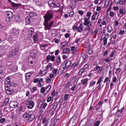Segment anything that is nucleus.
<instances>
[{
	"label": "nucleus",
	"mask_w": 126,
	"mask_h": 126,
	"mask_svg": "<svg viewBox=\"0 0 126 126\" xmlns=\"http://www.w3.org/2000/svg\"><path fill=\"white\" fill-rule=\"evenodd\" d=\"M54 17V12L53 11L48 10L44 15L43 18L44 21L43 25L45 26V30H51L53 24H54V21H51V19Z\"/></svg>",
	"instance_id": "obj_1"
},
{
	"label": "nucleus",
	"mask_w": 126,
	"mask_h": 126,
	"mask_svg": "<svg viewBox=\"0 0 126 126\" xmlns=\"http://www.w3.org/2000/svg\"><path fill=\"white\" fill-rule=\"evenodd\" d=\"M37 16V13L35 12H31L29 14V16H27L26 18V24H30L31 23V20H33Z\"/></svg>",
	"instance_id": "obj_2"
},
{
	"label": "nucleus",
	"mask_w": 126,
	"mask_h": 126,
	"mask_svg": "<svg viewBox=\"0 0 126 126\" xmlns=\"http://www.w3.org/2000/svg\"><path fill=\"white\" fill-rule=\"evenodd\" d=\"M5 84H7L9 86L11 87H16L18 84L17 83H14L13 82H11L10 80V77H8L5 79V82H4Z\"/></svg>",
	"instance_id": "obj_3"
},
{
	"label": "nucleus",
	"mask_w": 126,
	"mask_h": 126,
	"mask_svg": "<svg viewBox=\"0 0 126 126\" xmlns=\"http://www.w3.org/2000/svg\"><path fill=\"white\" fill-rule=\"evenodd\" d=\"M5 92L6 94H8V95H10L14 92V91L13 90V88L8 84H6L5 86Z\"/></svg>",
	"instance_id": "obj_4"
},
{
	"label": "nucleus",
	"mask_w": 126,
	"mask_h": 126,
	"mask_svg": "<svg viewBox=\"0 0 126 126\" xmlns=\"http://www.w3.org/2000/svg\"><path fill=\"white\" fill-rule=\"evenodd\" d=\"M26 104L27 106H28V109H32L34 107V106H35L34 101L30 100L29 99L27 100Z\"/></svg>",
	"instance_id": "obj_5"
},
{
	"label": "nucleus",
	"mask_w": 126,
	"mask_h": 126,
	"mask_svg": "<svg viewBox=\"0 0 126 126\" xmlns=\"http://www.w3.org/2000/svg\"><path fill=\"white\" fill-rule=\"evenodd\" d=\"M53 64L49 63L48 65L45 67V69L41 71L42 74H46L48 72V69H50V70H53ZM44 72V73H43Z\"/></svg>",
	"instance_id": "obj_6"
},
{
	"label": "nucleus",
	"mask_w": 126,
	"mask_h": 126,
	"mask_svg": "<svg viewBox=\"0 0 126 126\" xmlns=\"http://www.w3.org/2000/svg\"><path fill=\"white\" fill-rule=\"evenodd\" d=\"M10 108H17L18 107V102L16 101H12L9 104Z\"/></svg>",
	"instance_id": "obj_7"
},
{
	"label": "nucleus",
	"mask_w": 126,
	"mask_h": 126,
	"mask_svg": "<svg viewBox=\"0 0 126 126\" xmlns=\"http://www.w3.org/2000/svg\"><path fill=\"white\" fill-rule=\"evenodd\" d=\"M6 14L8 18H7L6 20H8L9 21H11V19H12V17H13V13L11 11H8L6 12Z\"/></svg>",
	"instance_id": "obj_8"
},
{
	"label": "nucleus",
	"mask_w": 126,
	"mask_h": 126,
	"mask_svg": "<svg viewBox=\"0 0 126 126\" xmlns=\"http://www.w3.org/2000/svg\"><path fill=\"white\" fill-rule=\"evenodd\" d=\"M124 110H125V107L122 108L120 110L118 109L115 113V116H116V117H118V118H120V117H121L122 115L120 114H123V112H124Z\"/></svg>",
	"instance_id": "obj_9"
},
{
	"label": "nucleus",
	"mask_w": 126,
	"mask_h": 126,
	"mask_svg": "<svg viewBox=\"0 0 126 126\" xmlns=\"http://www.w3.org/2000/svg\"><path fill=\"white\" fill-rule=\"evenodd\" d=\"M9 2L12 4V6L15 8H19V7H21V6H22V4H21V3H15L11 1L10 0H9Z\"/></svg>",
	"instance_id": "obj_10"
},
{
	"label": "nucleus",
	"mask_w": 126,
	"mask_h": 126,
	"mask_svg": "<svg viewBox=\"0 0 126 126\" xmlns=\"http://www.w3.org/2000/svg\"><path fill=\"white\" fill-rule=\"evenodd\" d=\"M90 19V17H88V18L85 17L84 18V22L83 24L85 26H86V25H89V24H91V23L93 22H91V21H89Z\"/></svg>",
	"instance_id": "obj_11"
},
{
	"label": "nucleus",
	"mask_w": 126,
	"mask_h": 126,
	"mask_svg": "<svg viewBox=\"0 0 126 126\" xmlns=\"http://www.w3.org/2000/svg\"><path fill=\"white\" fill-rule=\"evenodd\" d=\"M55 55H49L46 57V62L47 63H49L50 61L51 60V62H54L55 61Z\"/></svg>",
	"instance_id": "obj_12"
},
{
	"label": "nucleus",
	"mask_w": 126,
	"mask_h": 126,
	"mask_svg": "<svg viewBox=\"0 0 126 126\" xmlns=\"http://www.w3.org/2000/svg\"><path fill=\"white\" fill-rule=\"evenodd\" d=\"M70 65H71V62H70V61L65 60V67H63V70H64L65 68H66V69H67V68H68Z\"/></svg>",
	"instance_id": "obj_13"
},
{
	"label": "nucleus",
	"mask_w": 126,
	"mask_h": 126,
	"mask_svg": "<svg viewBox=\"0 0 126 126\" xmlns=\"http://www.w3.org/2000/svg\"><path fill=\"white\" fill-rule=\"evenodd\" d=\"M10 34H12V35H17V34H19V30L12 29L10 30Z\"/></svg>",
	"instance_id": "obj_14"
},
{
	"label": "nucleus",
	"mask_w": 126,
	"mask_h": 126,
	"mask_svg": "<svg viewBox=\"0 0 126 126\" xmlns=\"http://www.w3.org/2000/svg\"><path fill=\"white\" fill-rule=\"evenodd\" d=\"M77 120V115L75 114V121L72 120V119H71L70 121V126H71V125H72V126H75V122H76Z\"/></svg>",
	"instance_id": "obj_15"
},
{
	"label": "nucleus",
	"mask_w": 126,
	"mask_h": 126,
	"mask_svg": "<svg viewBox=\"0 0 126 126\" xmlns=\"http://www.w3.org/2000/svg\"><path fill=\"white\" fill-rule=\"evenodd\" d=\"M42 124H44L43 126H48V125H50V123L47 120V118L45 117L42 119Z\"/></svg>",
	"instance_id": "obj_16"
},
{
	"label": "nucleus",
	"mask_w": 126,
	"mask_h": 126,
	"mask_svg": "<svg viewBox=\"0 0 126 126\" xmlns=\"http://www.w3.org/2000/svg\"><path fill=\"white\" fill-rule=\"evenodd\" d=\"M34 119H35V115L33 114H32L30 115V117L28 119V121L30 122V123H31V122H32V121H33Z\"/></svg>",
	"instance_id": "obj_17"
},
{
	"label": "nucleus",
	"mask_w": 126,
	"mask_h": 126,
	"mask_svg": "<svg viewBox=\"0 0 126 126\" xmlns=\"http://www.w3.org/2000/svg\"><path fill=\"white\" fill-rule=\"evenodd\" d=\"M52 7H54V8L56 7L60 8V7H61V4H60L59 2H54Z\"/></svg>",
	"instance_id": "obj_18"
},
{
	"label": "nucleus",
	"mask_w": 126,
	"mask_h": 126,
	"mask_svg": "<svg viewBox=\"0 0 126 126\" xmlns=\"http://www.w3.org/2000/svg\"><path fill=\"white\" fill-rule=\"evenodd\" d=\"M29 38H31L33 34H34V30H29Z\"/></svg>",
	"instance_id": "obj_19"
},
{
	"label": "nucleus",
	"mask_w": 126,
	"mask_h": 126,
	"mask_svg": "<svg viewBox=\"0 0 126 126\" xmlns=\"http://www.w3.org/2000/svg\"><path fill=\"white\" fill-rule=\"evenodd\" d=\"M48 4H49V7H53V5H54V3H55V0H49L48 1Z\"/></svg>",
	"instance_id": "obj_20"
},
{
	"label": "nucleus",
	"mask_w": 126,
	"mask_h": 126,
	"mask_svg": "<svg viewBox=\"0 0 126 126\" xmlns=\"http://www.w3.org/2000/svg\"><path fill=\"white\" fill-rule=\"evenodd\" d=\"M102 69H103V66L100 67L99 66H96L95 67V70H98V73H101V71H102Z\"/></svg>",
	"instance_id": "obj_21"
},
{
	"label": "nucleus",
	"mask_w": 126,
	"mask_h": 126,
	"mask_svg": "<svg viewBox=\"0 0 126 126\" xmlns=\"http://www.w3.org/2000/svg\"><path fill=\"white\" fill-rule=\"evenodd\" d=\"M77 30L78 32H80V33H81V32H82V31H83V28L82 27V24H80V25Z\"/></svg>",
	"instance_id": "obj_22"
},
{
	"label": "nucleus",
	"mask_w": 126,
	"mask_h": 126,
	"mask_svg": "<svg viewBox=\"0 0 126 126\" xmlns=\"http://www.w3.org/2000/svg\"><path fill=\"white\" fill-rule=\"evenodd\" d=\"M119 13L120 14H121L122 16H123L124 15V14H125V13H126V10H125V9L124 8H121L119 10Z\"/></svg>",
	"instance_id": "obj_23"
},
{
	"label": "nucleus",
	"mask_w": 126,
	"mask_h": 126,
	"mask_svg": "<svg viewBox=\"0 0 126 126\" xmlns=\"http://www.w3.org/2000/svg\"><path fill=\"white\" fill-rule=\"evenodd\" d=\"M70 82H68L67 83V84H66V86L64 87V91H67V90H68V89L69 88V86H70Z\"/></svg>",
	"instance_id": "obj_24"
},
{
	"label": "nucleus",
	"mask_w": 126,
	"mask_h": 126,
	"mask_svg": "<svg viewBox=\"0 0 126 126\" xmlns=\"http://www.w3.org/2000/svg\"><path fill=\"white\" fill-rule=\"evenodd\" d=\"M29 117H30V114H29V113L27 112H26L25 113L23 114V118H24V119H27L29 118Z\"/></svg>",
	"instance_id": "obj_25"
},
{
	"label": "nucleus",
	"mask_w": 126,
	"mask_h": 126,
	"mask_svg": "<svg viewBox=\"0 0 126 126\" xmlns=\"http://www.w3.org/2000/svg\"><path fill=\"white\" fill-rule=\"evenodd\" d=\"M51 85H48L46 88H45V91L46 90V93L44 95H47L48 93H49V92L50 90H51Z\"/></svg>",
	"instance_id": "obj_26"
},
{
	"label": "nucleus",
	"mask_w": 126,
	"mask_h": 126,
	"mask_svg": "<svg viewBox=\"0 0 126 126\" xmlns=\"http://www.w3.org/2000/svg\"><path fill=\"white\" fill-rule=\"evenodd\" d=\"M107 32L108 33H111V32L113 31V27H112V26H108L107 27Z\"/></svg>",
	"instance_id": "obj_27"
},
{
	"label": "nucleus",
	"mask_w": 126,
	"mask_h": 126,
	"mask_svg": "<svg viewBox=\"0 0 126 126\" xmlns=\"http://www.w3.org/2000/svg\"><path fill=\"white\" fill-rule=\"evenodd\" d=\"M79 63L78 61L75 62L74 63H73L71 66V68H75V67H76V66H77L79 64Z\"/></svg>",
	"instance_id": "obj_28"
},
{
	"label": "nucleus",
	"mask_w": 126,
	"mask_h": 126,
	"mask_svg": "<svg viewBox=\"0 0 126 126\" xmlns=\"http://www.w3.org/2000/svg\"><path fill=\"white\" fill-rule=\"evenodd\" d=\"M70 51V49H69V48H65L63 50V54H68Z\"/></svg>",
	"instance_id": "obj_29"
},
{
	"label": "nucleus",
	"mask_w": 126,
	"mask_h": 126,
	"mask_svg": "<svg viewBox=\"0 0 126 126\" xmlns=\"http://www.w3.org/2000/svg\"><path fill=\"white\" fill-rule=\"evenodd\" d=\"M102 40H103V46H106L107 45V41H108V38L104 36L103 38H102Z\"/></svg>",
	"instance_id": "obj_30"
},
{
	"label": "nucleus",
	"mask_w": 126,
	"mask_h": 126,
	"mask_svg": "<svg viewBox=\"0 0 126 126\" xmlns=\"http://www.w3.org/2000/svg\"><path fill=\"white\" fill-rule=\"evenodd\" d=\"M81 57L83 58V60H84V61L82 62V63H84L85 62H86V55H85L84 53H82Z\"/></svg>",
	"instance_id": "obj_31"
},
{
	"label": "nucleus",
	"mask_w": 126,
	"mask_h": 126,
	"mask_svg": "<svg viewBox=\"0 0 126 126\" xmlns=\"http://www.w3.org/2000/svg\"><path fill=\"white\" fill-rule=\"evenodd\" d=\"M71 51L72 52V53L73 55H75V53H76V49H75V46H72L71 48Z\"/></svg>",
	"instance_id": "obj_32"
},
{
	"label": "nucleus",
	"mask_w": 126,
	"mask_h": 126,
	"mask_svg": "<svg viewBox=\"0 0 126 126\" xmlns=\"http://www.w3.org/2000/svg\"><path fill=\"white\" fill-rule=\"evenodd\" d=\"M56 61L58 64H61V63H62V61H61L60 56H59L57 58Z\"/></svg>",
	"instance_id": "obj_33"
},
{
	"label": "nucleus",
	"mask_w": 126,
	"mask_h": 126,
	"mask_svg": "<svg viewBox=\"0 0 126 126\" xmlns=\"http://www.w3.org/2000/svg\"><path fill=\"white\" fill-rule=\"evenodd\" d=\"M103 77H100L97 81V82L96 83V85H98V84H100V83H101V82H102L103 81Z\"/></svg>",
	"instance_id": "obj_34"
},
{
	"label": "nucleus",
	"mask_w": 126,
	"mask_h": 126,
	"mask_svg": "<svg viewBox=\"0 0 126 126\" xmlns=\"http://www.w3.org/2000/svg\"><path fill=\"white\" fill-rule=\"evenodd\" d=\"M95 84H96V81H91L90 83V85H89V88H90L91 87H92V86H94V85H95Z\"/></svg>",
	"instance_id": "obj_35"
},
{
	"label": "nucleus",
	"mask_w": 126,
	"mask_h": 126,
	"mask_svg": "<svg viewBox=\"0 0 126 126\" xmlns=\"http://www.w3.org/2000/svg\"><path fill=\"white\" fill-rule=\"evenodd\" d=\"M30 77H31V75L29 74V73H27L26 74V80L27 81L29 79H30Z\"/></svg>",
	"instance_id": "obj_36"
},
{
	"label": "nucleus",
	"mask_w": 126,
	"mask_h": 126,
	"mask_svg": "<svg viewBox=\"0 0 126 126\" xmlns=\"http://www.w3.org/2000/svg\"><path fill=\"white\" fill-rule=\"evenodd\" d=\"M58 105H59V103H58V102H54L52 109H53L54 110H56L57 109V108H58Z\"/></svg>",
	"instance_id": "obj_37"
},
{
	"label": "nucleus",
	"mask_w": 126,
	"mask_h": 126,
	"mask_svg": "<svg viewBox=\"0 0 126 126\" xmlns=\"http://www.w3.org/2000/svg\"><path fill=\"white\" fill-rule=\"evenodd\" d=\"M92 24H93V22H92L91 24H89L88 25H86V26H88V29L87 30V31L89 32L90 30H91V27L90 26H92Z\"/></svg>",
	"instance_id": "obj_38"
},
{
	"label": "nucleus",
	"mask_w": 126,
	"mask_h": 126,
	"mask_svg": "<svg viewBox=\"0 0 126 126\" xmlns=\"http://www.w3.org/2000/svg\"><path fill=\"white\" fill-rule=\"evenodd\" d=\"M33 1H35L36 5L40 6L42 4V2H41L40 1H39V0H33Z\"/></svg>",
	"instance_id": "obj_39"
},
{
	"label": "nucleus",
	"mask_w": 126,
	"mask_h": 126,
	"mask_svg": "<svg viewBox=\"0 0 126 126\" xmlns=\"http://www.w3.org/2000/svg\"><path fill=\"white\" fill-rule=\"evenodd\" d=\"M55 112H56V109L51 108L50 111V113L51 116H53V115L55 114Z\"/></svg>",
	"instance_id": "obj_40"
},
{
	"label": "nucleus",
	"mask_w": 126,
	"mask_h": 126,
	"mask_svg": "<svg viewBox=\"0 0 126 126\" xmlns=\"http://www.w3.org/2000/svg\"><path fill=\"white\" fill-rule=\"evenodd\" d=\"M81 82H82L83 85H84V84H86V83L88 82V78L85 79L84 80H82Z\"/></svg>",
	"instance_id": "obj_41"
},
{
	"label": "nucleus",
	"mask_w": 126,
	"mask_h": 126,
	"mask_svg": "<svg viewBox=\"0 0 126 126\" xmlns=\"http://www.w3.org/2000/svg\"><path fill=\"white\" fill-rule=\"evenodd\" d=\"M3 71L1 70H0V81H2V74Z\"/></svg>",
	"instance_id": "obj_42"
},
{
	"label": "nucleus",
	"mask_w": 126,
	"mask_h": 126,
	"mask_svg": "<svg viewBox=\"0 0 126 126\" xmlns=\"http://www.w3.org/2000/svg\"><path fill=\"white\" fill-rule=\"evenodd\" d=\"M46 92V88L42 87L40 89V93H45Z\"/></svg>",
	"instance_id": "obj_43"
},
{
	"label": "nucleus",
	"mask_w": 126,
	"mask_h": 126,
	"mask_svg": "<svg viewBox=\"0 0 126 126\" xmlns=\"http://www.w3.org/2000/svg\"><path fill=\"white\" fill-rule=\"evenodd\" d=\"M121 68H118L116 69V71H115L116 74H120V72H121Z\"/></svg>",
	"instance_id": "obj_44"
},
{
	"label": "nucleus",
	"mask_w": 126,
	"mask_h": 126,
	"mask_svg": "<svg viewBox=\"0 0 126 126\" xmlns=\"http://www.w3.org/2000/svg\"><path fill=\"white\" fill-rule=\"evenodd\" d=\"M78 27H77V26H76V25H74L72 27V29L74 31H76V30H77Z\"/></svg>",
	"instance_id": "obj_45"
},
{
	"label": "nucleus",
	"mask_w": 126,
	"mask_h": 126,
	"mask_svg": "<svg viewBox=\"0 0 126 126\" xmlns=\"http://www.w3.org/2000/svg\"><path fill=\"white\" fill-rule=\"evenodd\" d=\"M84 68H82L80 69L79 73L80 74V75H81V74H82L84 72Z\"/></svg>",
	"instance_id": "obj_46"
},
{
	"label": "nucleus",
	"mask_w": 126,
	"mask_h": 126,
	"mask_svg": "<svg viewBox=\"0 0 126 126\" xmlns=\"http://www.w3.org/2000/svg\"><path fill=\"white\" fill-rule=\"evenodd\" d=\"M44 102H45V101L44 100L40 101L39 102V103H38V106H40V107H42V106H43V104H44Z\"/></svg>",
	"instance_id": "obj_47"
},
{
	"label": "nucleus",
	"mask_w": 126,
	"mask_h": 126,
	"mask_svg": "<svg viewBox=\"0 0 126 126\" xmlns=\"http://www.w3.org/2000/svg\"><path fill=\"white\" fill-rule=\"evenodd\" d=\"M33 39L35 41L38 40V35L34 34L33 37Z\"/></svg>",
	"instance_id": "obj_48"
},
{
	"label": "nucleus",
	"mask_w": 126,
	"mask_h": 126,
	"mask_svg": "<svg viewBox=\"0 0 126 126\" xmlns=\"http://www.w3.org/2000/svg\"><path fill=\"white\" fill-rule=\"evenodd\" d=\"M68 98V94H65L64 95V101H66Z\"/></svg>",
	"instance_id": "obj_49"
},
{
	"label": "nucleus",
	"mask_w": 126,
	"mask_h": 126,
	"mask_svg": "<svg viewBox=\"0 0 126 126\" xmlns=\"http://www.w3.org/2000/svg\"><path fill=\"white\" fill-rule=\"evenodd\" d=\"M95 110L96 111H99V110H100V109H101V106H100L99 105H97V104L95 106Z\"/></svg>",
	"instance_id": "obj_50"
},
{
	"label": "nucleus",
	"mask_w": 126,
	"mask_h": 126,
	"mask_svg": "<svg viewBox=\"0 0 126 126\" xmlns=\"http://www.w3.org/2000/svg\"><path fill=\"white\" fill-rule=\"evenodd\" d=\"M118 122H119V119H115L114 122L113 123L112 125H111V126H113L114 125H115V124H117V123H118Z\"/></svg>",
	"instance_id": "obj_51"
},
{
	"label": "nucleus",
	"mask_w": 126,
	"mask_h": 126,
	"mask_svg": "<svg viewBox=\"0 0 126 126\" xmlns=\"http://www.w3.org/2000/svg\"><path fill=\"white\" fill-rule=\"evenodd\" d=\"M55 93H56V90L54 89V90L52 91V92L51 93V95H52V96H53V97H55V96H56Z\"/></svg>",
	"instance_id": "obj_52"
},
{
	"label": "nucleus",
	"mask_w": 126,
	"mask_h": 126,
	"mask_svg": "<svg viewBox=\"0 0 126 126\" xmlns=\"http://www.w3.org/2000/svg\"><path fill=\"white\" fill-rule=\"evenodd\" d=\"M109 14L111 17H113L115 15V13H114L113 11H110Z\"/></svg>",
	"instance_id": "obj_53"
},
{
	"label": "nucleus",
	"mask_w": 126,
	"mask_h": 126,
	"mask_svg": "<svg viewBox=\"0 0 126 126\" xmlns=\"http://www.w3.org/2000/svg\"><path fill=\"white\" fill-rule=\"evenodd\" d=\"M5 122V118H2L0 120V124H3V123H4Z\"/></svg>",
	"instance_id": "obj_54"
},
{
	"label": "nucleus",
	"mask_w": 126,
	"mask_h": 126,
	"mask_svg": "<svg viewBox=\"0 0 126 126\" xmlns=\"http://www.w3.org/2000/svg\"><path fill=\"white\" fill-rule=\"evenodd\" d=\"M15 19L16 21H19L20 20V18L18 16H15Z\"/></svg>",
	"instance_id": "obj_55"
},
{
	"label": "nucleus",
	"mask_w": 126,
	"mask_h": 126,
	"mask_svg": "<svg viewBox=\"0 0 126 126\" xmlns=\"http://www.w3.org/2000/svg\"><path fill=\"white\" fill-rule=\"evenodd\" d=\"M47 106H48V104H47V103H45L42 106V109L43 110H45L46 109V107H47Z\"/></svg>",
	"instance_id": "obj_56"
},
{
	"label": "nucleus",
	"mask_w": 126,
	"mask_h": 126,
	"mask_svg": "<svg viewBox=\"0 0 126 126\" xmlns=\"http://www.w3.org/2000/svg\"><path fill=\"white\" fill-rule=\"evenodd\" d=\"M53 74H57V72H58V69H55L53 70Z\"/></svg>",
	"instance_id": "obj_57"
},
{
	"label": "nucleus",
	"mask_w": 126,
	"mask_h": 126,
	"mask_svg": "<svg viewBox=\"0 0 126 126\" xmlns=\"http://www.w3.org/2000/svg\"><path fill=\"white\" fill-rule=\"evenodd\" d=\"M100 125V121H97L94 123L95 126H98Z\"/></svg>",
	"instance_id": "obj_58"
},
{
	"label": "nucleus",
	"mask_w": 126,
	"mask_h": 126,
	"mask_svg": "<svg viewBox=\"0 0 126 126\" xmlns=\"http://www.w3.org/2000/svg\"><path fill=\"white\" fill-rule=\"evenodd\" d=\"M74 15V13H73V12H71L69 14V17H73Z\"/></svg>",
	"instance_id": "obj_59"
},
{
	"label": "nucleus",
	"mask_w": 126,
	"mask_h": 126,
	"mask_svg": "<svg viewBox=\"0 0 126 126\" xmlns=\"http://www.w3.org/2000/svg\"><path fill=\"white\" fill-rule=\"evenodd\" d=\"M91 14H92V13L91 12H88L87 13V16L88 17H90V16H91Z\"/></svg>",
	"instance_id": "obj_60"
},
{
	"label": "nucleus",
	"mask_w": 126,
	"mask_h": 126,
	"mask_svg": "<svg viewBox=\"0 0 126 126\" xmlns=\"http://www.w3.org/2000/svg\"><path fill=\"white\" fill-rule=\"evenodd\" d=\"M78 13H79V14H80V15H81V16H82L84 12H83V11H82V10H79Z\"/></svg>",
	"instance_id": "obj_61"
},
{
	"label": "nucleus",
	"mask_w": 126,
	"mask_h": 126,
	"mask_svg": "<svg viewBox=\"0 0 126 126\" xmlns=\"http://www.w3.org/2000/svg\"><path fill=\"white\" fill-rule=\"evenodd\" d=\"M119 33L120 34V35H124L125 34V31H120Z\"/></svg>",
	"instance_id": "obj_62"
},
{
	"label": "nucleus",
	"mask_w": 126,
	"mask_h": 126,
	"mask_svg": "<svg viewBox=\"0 0 126 126\" xmlns=\"http://www.w3.org/2000/svg\"><path fill=\"white\" fill-rule=\"evenodd\" d=\"M52 100V97L51 96H49L48 97L47 99V102H48V103L51 102V100Z\"/></svg>",
	"instance_id": "obj_63"
},
{
	"label": "nucleus",
	"mask_w": 126,
	"mask_h": 126,
	"mask_svg": "<svg viewBox=\"0 0 126 126\" xmlns=\"http://www.w3.org/2000/svg\"><path fill=\"white\" fill-rule=\"evenodd\" d=\"M114 23H115V25L116 26H119V22L118 21H117V20L115 21Z\"/></svg>",
	"instance_id": "obj_64"
}]
</instances>
